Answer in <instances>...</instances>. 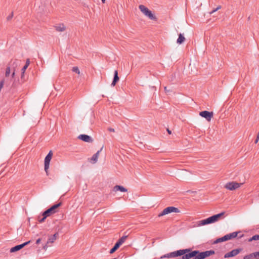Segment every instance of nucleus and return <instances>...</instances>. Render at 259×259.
Wrapping results in <instances>:
<instances>
[{
	"label": "nucleus",
	"instance_id": "f257e3e1",
	"mask_svg": "<svg viewBox=\"0 0 259 259\" xmlns=\"http://www.w3.org/2000/svg\"><path fill=\"white\" fill-rule=\"evenodd\" d=\"M225 212H222L217 214L213 215L210 217H209L206 219L199 221L195 222V227H199L211 223H213L219 220V219L224 214Z\"/></svg>",
	"mask_w": 259,
	"mask_h": 259
},
{
	"label": "nucleus",
	"instance_id": "f03ea898",
	"mask_svg": "<svg viewBox=\"0 0 259 259\" xmlns=\"http://www.w3.org/2000/svg\"><path fill=\"white\" fill-rule=\"evenodd\" d=\"M139 8L140 11L147 17H148L151 20H156V17L144 5H141L139 6Z\"/></svg>",
	"mask_w": 259,
	"mask_h": 259
},
{
	"label": "nucleus",
	"instance_id": "7ed1b4c3",
	"mask_svg": "<svg viewBox=\"0 0 259 259\" xmlns=\"http://www.w3.org/2000/svg\"><path fill=\"white\" fill-rule=\"evenodd\" d=\"M179 212L180 210L178 208L173 206H169L164 209L161 212L158 214V216L160 217L164 215L168 214L171 212Z\"/></svg>",
	"mask_w": 259,
	"mask_h": 259
},
{
	"label": "nucleus",
	"instance_id": "20e7f679",
	"mask_svg": "<svg viewBox=\"0 0 259 259\" xmlns=\"http://www.w3.org/2000/svg\"><path fill=\"white\" fill-rule=\"evenodd\" d=\"M62 203L61 202H60L59 203L56 204L52 206H51L49 209H47L46 211H45L42 213V215H47V217H49L51 214L54 213L56 212V209L58 208L59 206L61 205Z\"/></svg>",
	"mask_w": 259,
	"mask_h": 259
},
{
	"label": "nucleus",
	"instance_id": "39448f33",
	"mask_svg": "<svg viewBox=\"0 0 259 259\" xmlns=\"http://www.w3.org/2000/svg\"><path fill=\"white\" fill-rule=\"evenodd\" d=\"M184 252L181 254L182 259H190L194 257V251H191L190 249H180Z\"/></svg>",
	"mask_w": 259,
	"mask_h": 259
},
{
	"label": "nucleus",
	"instance_id": "423d86ee",
	"mask_svg": "<svg viewBox=\"0 0 259 259\" xmlns=\"http://www.w3.org/2000/svg\"><path fill=\"white\" fill-rule=\"evenodd\" d=\"M184 251L183 252L182 250H177L172 252H170L167 254H165L163 255H162L160 257L161 259H163L164 258H172V257H176L178 256H181V254L183 253Z\"/></svg>",
	"mask_w": 259,
	"mask_h": 259
},
{
	"label": "nucleus",
	"instance_id": "0eeeda50",
	"mask_svg": "<svg viewBox=\"0 0 259 259\" xmlns=\"http://www.w3.org/2000/svg\"><path fill=\"white\" fill-rule=\"evenodd\" d=\"M53 156L52 151H50L45 159V170L47 175H48V169L49 168L50 162Z\"/></svg>",
	"mask_w": 259,
	"mask_h": 259
},
{
	"label": "nucleus",
	"instance_id": "6e6552de",
	"mask_svg": "<svg viewBox=\"0 0 259 259\" xmlns=\"http://www.w3.org/2000/svg\"><path fill=\"white\" fill-rule=\"evenodd\" d=\"M241 185V183H238L236 182H231L226 183L224 187L229 190H234L239 188Z\"/></svg>",
	"mask_w": 259,
	"mask_h": 259
},
{
	"label": "nucleus",
	"instance_id": "1a4fd4ad",
	"mask_svg": "<svg viewBox=\"0 0 259 259\" xmlns=\"http://www.w3.org/2000/svg\"><path fill=\"white\" fill-rule=\"evenodd\" d=\"M242 251L241 248H237L226 253L224 255L225 258L233 257L238 254Z\"/></svg>",
	"mask_w": 259,
	"mask_h": 259
},
{
	"label": "nucleus",
	"instance_id": "9d476101",
	"mask_svg": "<svg viewBox=\"0 0 259 259\" xmlns=\"http://www.w3.org/2000/svg\"><path fill=\"white\" fill-rule=\"evenodd\" d=\"M199 115L205 118L208 121H210L213 116V113L207 111H203L199 112Z\"/></svg>",
	"mask_w": 259,
	"mask_h": 259
},
{
	"label": "nucleus",
	"instance_id": "9b49d317",
	"mask_svg": "<svg viewBox=\"0 0 259 259\" xmlns=\"http://www.w3.org/2000/svg\"><path fill=\"white\" fill-rule=\"evenodd\" d=\"M30 242H31V241L29 240V241L25 242L21 244L16 245V246L11 248L10 252H14L17 251L21 249L22 248H23L26 245L29 244Z\"/></svg>",
	"mask_w": 259,
	"mask_h": 259
},
{
	"label": "nucleus",
	"instance_id": "f8f14e48",
	"mask_svg": "<svg viewBox=\"0 0 259 259\" xmlns=\"http://www.w3.org/2000/svg\"><path fill=\"white\" fill-rule=\"evenodd\" d=\"M78 138L82 141L88 142V143H92L93 142V139L87 135H80Z\"/></svg>",
	"mask_w": 259,
	"mask_h": 259
},
{
	"label": "nucleus",
	"instance_id": "ddd939ff",
	"mask_svg": "<svg viewBox=\"0 0 259 259\" xmlns=\"http://www.w3.org/2000/svg\"><path fill=\"white\" fill-rule=\"evenodd\" d=\"M103 148V146L99 150H98L95 154H94L92 157L91 158V162L92 163H95L98 161V158L99 156L100 153L101 152Z\"/></svg>",
	"mask_w": 259,
	"mask_h": 259
},
{
	"label": "nucleus",
	"instance_id": "4468645a",
	"mask_svg": "<svg viewBox=\"0 0 259 259\" xmlns=\"http://www.w3.org/2000/svg\"><path fill=\"white\" fill-rule=\"evenodd\" d=\"M119 78L118 76V71L116 70L114 72V77H113L112 82L111 83V85L112 87L115 86L116 83H117V81H119Z\"/></svg>",
	"mask_w": 259,
	"mask_h": 259
},
{
	"label": "nucleus",
	"instance_id": "2eb2a0df",
	"mask_svg": "<svg viewBox=\"0 0 259 259\" xmlns=\"http://www.w3.org/2000/svg\"><path fill=\"white\" fill-rule=\"evenodd\" d=\"M113 191L115 192H117L118 191H120L123 192H126L127 191V190L123 187V186L119 185H116L113 187Z\"/></svg>",
	"mask_w": 259,
	"mask_h": 259
},
{
	"label": "nucleus",
	"instance_id": "dca6fc26",
	"mask_svg": "<svg viewBox=\"0 0 259 259\" xmlns=\"http://www.w3.org/2000/svg\"><path fill=\"white\" fill-rule=\"evenodd\" d=\"M255 258L257 259L256 252L247 254L243 257V259H251Z\"/></svg>",
	"mask_w": 259,
	"mask_h": 259
},
{
	"label": "nucleus",
	"instance_id": "f3484780",
	"mask_svg": "<svg viewBox=\"0 0 259 259\" xmlns=\"http://www.w3.org/2000/svg\"><path fill=\"white\" fill-rule=\"evenodd\" d=\"M201 253H202L203 255L204 256V258H205L207 257L210 256L211 255L214 254L215 253V252L213 250H210L201 252Z\"/></svg>",
	"mask_w": 259,
	"mask_h": 259
},
{
	"label": "nucleus",
	"instance_id": "a211bd4d",
	"mask_svg": "<svg viewBox=\"0 0 259 259\" xmlns=\"http://www.w3.org/2000/svg\"><path fill=\"white\" fill-rule=\"evenodd\" d=\"M227 240H228V238H227V235H225L224 236H223V237H222L221 238H219L217 239L213 242V244H217V243H219L220 242L226 241H227Z\"/></svg>",
	"mask_w": 259,
	"mask_h": 259
},
{
	"label": "nucleus",
	"instance_id": "6ab92c4d",
	"mask_svg": "<svg viewBox=\"0 0 259 259\" xmlns=\"http://www.w3.org/2000/svg\"><path fill=\"white\" fill-rule=\"evenodd\" d=\"M65 29L66 27L63 24H60L59 25L55 26L56 30L58 32L64 31L65 30Z\"/></svg>",
	"mask_w": 259,
	"mask_h": 259
},
{
	"label": "nucleus",
	"instance_id": "aec40b11",
	"mask_svg": "<svg viewBox=\"0 0 259 259\" xmlns=\"http://www.w3.org/2000/svg\"><path fill=\"white\" fill-rule=\"evenodd\" d=\"M238 233V232H234L233 233L226 234L228 240H229L232 239L233 238H236L237 236Z\"/></svg>",
	"mask_w": 259,
	"mask_h": 259
},
{
	"label": "nucleus",
	"instance_id": "412c9836",
	"mask_svg": "<svg viewBox=\"0 0 259 259\" xmlns=\"http://www.w3.org/2000/svg\"><path fill=\"white\" fill-rule=\"evenodd\" d=\"M185 40V37L181 33L179 34V37L177 40V42L178 44H182Z\"/></svg>",
	"mask_w": 259,
	"mask_h": 259
},
{
	"label": "nucleus",
	"instance_id": "4be33fe9",
	"mask_svg": "<svg viewBox=\"0 0 259 259\" xmlns=\"http://www.w3.org/2000/svg\"><path fill=\"white\" fill-rule=\"evenodd\" d=\"M29 63H30L29 60L27 59L26 60L25 65L23 66V67L22 68V70H21V71H22L21 78H22L26 69H27V68L28 67V66L29 65Z\"/></svg>",
	"mask_w": 259,
	"mask_h": 259
},
{
	"label": "nucleus",
	"instance_id": "5701e85b",
	"mask_svg": "<svg viewBox=\"0 0 259 259\" xmlns=\"http://www.w3.org/2000/svg\"><path fill=\"white\" fill-rule=\"evenodd\" d=\"M58 236V233L54 234L52 236H51V237H50L48 239V243H49V242H51V243L54 242L56 240Z\"/></svg>",
	"mask_w": 259,
	"mask_h": 259
},
{
	"label": "nucleus",
	"instance_id": "b1692460",
	"mask_svg": "<svg viewBox=\"0 0 259 259\" xmlns=\"http://www.w3.org/2000/svg\"><path fill=\"white\" fill-rule=\"evenodd\" d=\"M195 259H204L202 253L199 251L195 250Z\"/></svg>",
	"mask_w": 259,
	"mask_h": 259
},
{
	"label": "nucleus",
	"instance_id": "393cba45",
	"mask_svg": "<svg viewBox=\"0 0 259 259\" xmlns=\"http://www.w3.org/2000/svg\"><path fill=\"white\" fill-rule=\"evenodd\" d=\"M120 245L117 242H116L115 244L113 247L110 249V253L111 254V253H114L120 247Z\"/></svg>",
	"mask_w": 259,
	"mask_h": 259
},
{
	"label": "nucleus",
	"instance_id": "a878e982",
	"mask_svg": "<svg viewBox=\"0 0 259 259\" xmlns=\"http://www.w3.org/2000/svg\"><path fill=\"white\" fill-rule=\"evenodd\" d=\"M127 236L126 235H125V236H123L122 237H121L118 241H117V243L120 245H121V244H122V243H123L124 242V241H125L126 239L127 238Z\"/></svg>",
	"mask_w": 259,
	"mask_h": 259
},
{
	"label": "nucleus",
	"instance_id": "bb28decb",
	"mask_svg": "<svg viewBox=\"0 0 259 259\" xmlns=\"http://www.w3.org/2000/svg\"><path fill=\"white\" fill-rule=\"evenodd\" d=\"M259 240V234L255 235L253 236L251 238H249L248 241H252V240Z\"/></svg>",
	"mask_w": 259,
	"mask_h": 259
},
{
	"label": "nucleus",
	"instance_id": "cd10ccee",
	"mask_svg": "<svg viewBox=\"0 0 259 259\" xmlns=\"http://www.w3.org/2000/svg\"><path fill=\"white\" fill-rule=\"evenodd\" d=\"M72 71L77 73L78 74H80V71L77 67H73L72 69Z\"/></svg>",
	"mask_w": 259,
	"mask_h": 259
},
{
	"label": "nucleus",
	"instance_id": "c85d7f7f",
	"mask_svg": "<svg viewBox=\"0 0 259 259\" xmlns=\"http://www.w3.org/2000/svg\"><path fill=\"white\" fill-rule=\"evenodd\" d=\"M10 71H11V70H10V67H7L6 68V73H5L6 77L10 75Z\"/></svg>",
	"mask_w": 259,
	"mask_h": 259
},
{
	"label": "nucleus",
	"instance_id": "c756f323",
	"mask_svg": "<svg viewBox=\"0 0 259 259\" xmlns=\"http://www.w3.org/2000/svg\"><path fill=\"white\" fill-rule=\"evenodd\" d=\"M221 8V6H219L215 9H213L211 12H210L209 14H212L214 13V12H215L216 11H217L218 10H219V9H220Z\"/></svg>",
	"mask_w": 259,
	"mask_h": 259
},
{
	"label": "nucleus",
	"instance_id": "7c9ffc66",
	"mask_svg": "<svg viewBox=\"0 0 259 259\" xmlns=\"http://www.w3.org/2000/svg\"><path fill=\"white\" fill-rule=\"evenodd\" d=\"M42 216H43V217L41 219L38 218V221L40 223H42V222H44L45 219H46V218L48 217L47 215H42Z\"/></svg>",
	"mask_w": 259,
	"mask_h": 259
},
{
	"label": "nucleus",
	"instance_id": "2f4dec72",
	"mask_svg": "<svg viewBox=\"0 0 259 259\" xmlns=\"http://www.w3.org/2000/svg\"><path fill=\"white\" fill-rule=\"evenodd\" d=\"M13 12H12V13H11V15H9V16L8 17L7 19H8V20H9L10 19H11L13 17Z\"/></svg>",
	"mask_w": 259,
	"mask_h": 259
},
{
	"label": "nucleus",
	"instance_id": "473e14b6",
	"mask_svg": "<svg viewBox=\"0 0 259 259\" xmlns=\"http://www.w3.org/2000/svg\"><path fill=\"white\" fill-rule=\"evenodd\" d=\"M40 241H41V239L40 238H38L36 241V244H39L40 242Z\"/></svg>",
	"mask_w": 259,
	"mask_h": 259
},
{
	"label": "nucleus",
	"instance_id": "72a5a7b5",
	"mask_svg": "<svg viewBox=\"0 0 259 259\" xmlns=\"http://www.w3.org/2000/svg\"><path fill=\"white\" fill-rule=\"evenodd\" d=\"M108 131L111 132H114V128H108Z\"/></svg>",
	"mask_w": 259,
	"mask_h": 259
},
{
	"label": "nucleus",
	"instance_id": "f704fd0d",
	"mask_svg": "<svg viewBox=\"0 0 259 259\" xmlns=\"http://www.w3.org/2000/svg\"><path fill=\"white\" fill-rule=\"evenodd\" d=\"M258 140H259V139H258V136H257V137H256V140H255V141L254 143H255V144H256V143L258 142Z\"/></svg>",
	"mask_w": 259,
	"mask_h": 259
},
{
	"label": "nucleus",
	"instance_id": "c9c22d12",
	"mask_svg": "<svg viewBox=\"0 0 259 259\" xmlns=\"http://www.w3.org/2000/svg\"><path fill=\"white\" fill-rule=\"evenodd\" d=\"M167 132H168V133L169 134H171V131H170L168 128L167 129Z\"/></svg>",
	"mask_w": 259,
	"mask_h": 259
},
{
	"label": "nucleus",
	"instance_id": "e433bc0d",
	"mask_svg": "<svg viewBox=\"0 0 259 259\" xmlns=\"http://www.w3.org/2000/svg\"><path fill=\"white\" fill-rule=\"evenodd\" d=\"M257 259H259V251L256 252Z\"/></svg>",
	"mask_w": 259,
	"mask_h": 259
},
{
	"label": "nucleus",
	"instance_id": "4c0bfd02",
	"mask_svg": "<svg viewBox=\"0 0 259 259\" xmlns=\"http://www.w3.org/2000/svg\"><path fill=\"white\" fill-rule=\"evenodd\" d=\"M47 247H48L47 245H46L45 246H44L43 248H44V249H46L47 248Z\"/></svg>",
	"mask_w": 259,
	"mask_h": 259
},
{
	"label": "nucleus",
	"instance_id": "58836bf2",
	"mask_svg": "<svg viewBox=\"0 0 259 259\" xmlns=\"http://www.w3.org/2000/svg\"><path fill=\"white\" fill-rule=\"evenodd\" d=\"M14 75H15V72H13L12 74V76L13 77L14 76Z\"/></svg>",
	"mask_w": 259,
	"mask_h": 259
},
{
	"label": "nucleus",
	"instance_id": "ea45409f",
	"mask_svg": "<svg viewBox=\"0 0 259 259\" xmlns=\"http://www.w3.org/2000/svg\"><path fill=\"white\" fill-rule=\"evenodd\" d=\"M101 1L103 3H105V0H101Z\"/></svg>",
	"mask_w": 259,
	"mask_h": 259
},
{
	"label": "nucleus",
	"instance_id": "a19ab883",
	"mask_svg": "<svg viewBox=\"0 0 259 259\" xmlns=\"http://www.w3.org/2000/svg\"><path fill=\"white\" fill-rule=\"evenodd\" d=\"M257 136H258V139H259V131H258V133Z\"/></svg>",
	"mask_w": 259,
	"mask_h": 259
},
{
	"label": "nucleus",
	"instance_id": "79ce46f5",
	"mask_svg": "<svg viewBox=\"0 0 259 259\" xmlns=\"http://www.w3.org/2000/svg\"><path fill=\"white\" fill-rule=\"evenodd\" d=\"M164 89H165V91H166L167 90L166 87H165Z\"/></svg>",
	"mask_w": 259,
	"mask_h": 259
},
{
	"label": "nucleus",
	"instance_id": "37998d69",
	"mask_svg": "<svg viewBox=\"0 0 259 259\" xmlns=\"http://www.w3.org/2000/svg\"><path fill=\"white\" fill-rule=\"evenodd\" d=\"M202 5V3H200V4H199V6H201Z\"/></svg>",
	"mask_w": 259,
	"mask_h": 259
}]
</instances>
